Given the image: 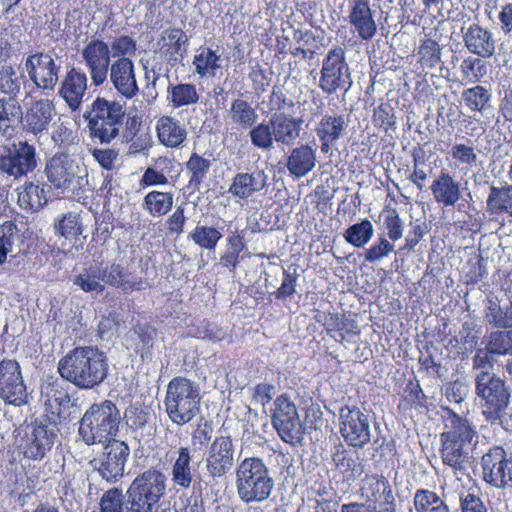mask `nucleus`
Masks as SVG:
<instances>
[{
	"label": "nucleus",
	"mask_w": 512,
	"mask_h": 512,
	"mask_svg": "<svg viewBox=\"0 0 512 512\" xmlns=\"http://www.w3.org/2000/svg\"><path fill=\"white\" fill-rule=\"evenodd\" d=\"M37 166L36 147L27 141L13 142L5 146L0 154V172L13 180H20L33 173Z\"/></svg>",
	"instance_id": "obj_12"
},
{
	"label": "nucleus",
	"mask_w": 512,
	"mask_h": 512,
	"mask_svg": "<svg viewBox=\"0 0 512 512\" xmlns=\"http://www.w3.org/2000/svg\"><path fill=\"white\" fill-rule=\"evenodd\" d=\"M340 434L355 449L364 448L371 440L370 414L365 407L347 403L339 410Z\"/></svg>",
	"instance_id": "obj_10"
},
{
	"label": "nucleus",
	"mask_w": 512,
	"mask_h": 512,
	"mask_svg": "<svg viewBox=\"0 0 512 512\" xmlns=\"http://www.w3.org/2000/svg\"><path fill=\"white\" fill-rule=\"evenodd\" d=\"M167 94V98L174 108L196 104L200 98L196 86L192 83L170 84Z\"/></svg>",
	"instance_id": "obj_47"
},
{
	"label": "nucleus",
	"mask_w": 512,
	"mask_h": 512,
	"mask_svg": "<svg viewBox=\"0 0 512 512\" xmlns=\"http://www.w3.org/2000/svg\"><path fill=\"white\" fill-rule=\"evenodd\" d=\"M488 210L493 215L507 213L512 217V187L490 188L487 199Z\"/></svg>",
	"instance_id": "obj_48"
},
{
	"label": "nucleus",
	"mask_w": 512,
	"mask_h": 512,
	"mask_svg": "<svg viewBox=\"0 0 512 512\" xmlns=\"http://www.w3.org/2000/svg\"><path fill=\"white\" fill-rule=\"evenodd\" d=\"M476 392L485 402L484 415L489 420L500 419L505 412L510 392L505 382L487 371L476 375Z\"/></svg>",
	"instance_id": "obj_13"
},
{
	"label": "nucleus",
	"mask_w": 512,
	"mask_h": 512,
	"mask_svg": "<svg viewBox=\"0 0 512 512\" xmlns=\"http://www.w3.org/2000/svg\"><path fill=\"white\" fill-rule=\"evenodd\" d=\"M347 126L348 122L343 114L323 115L315 128L316 135L321 143V152L328 153L341 138Z\"/></svg>",
	"instance_id": "obj_27"
},
{
	"label": "nucleus",
	"mask_w": 512,
	"mask_h": 512,
	"mask_svg": "<svg viewBox=\"0 0 512 512\" xmlns=\"http://www.w3.org/2000/svg\"><path fill=\"white\" fill-rule=\"evenodd\" d=\"M57 371L78 389L93 390L108 377V358L95 346H78L59 360Z\"/></svg>",
	"instance_id": "obj_1"
},
{
	"label": "nucleus",
	"mask_w": 512,
	"mask_h": 512,
	"mask_svg": "<svg viewBox=\"0 0 512 512\" xmlns=\"http://www.w3.org/2000/svg\"><path fill=\"white\" fill-rule=\"evenodd\" d=\"M108 77L117 93L127 100L138 95L140 89L136 79L135 65L131 58L115 59Z\"/></svg>",
	"instance_id": "obj_23"
},
{
	"label": "nucleus",
	"mask_w": 512,
	"mask_h": 512,
	"mask_svg": "<svg viewBox=\"0 0 512 512\" xmlns=\"http://www.w3.org/2000/svg\"><path fill=\"white\" fill-rule=\"evenodd\" d=\"M211 167V161L204 158L203 156L192 153L186 162V168L190 172L191 176L188 182V188L192 191H198L201 184L207 177Z\"/></svg>",
	"instance_id": "obj_50"
},
{
	"label": "nucleus",
	"mask_w": 512,
	"mask_h": 512,
	"mask_svg": "<svg viewBox=\"0 0 512 512\" xmlns=\"http://www.w3.org/2000/svg\"><path fill=\"white\" fill-rule=\"evenodd\" d=\"M231 122L238 128L248 130L258 122L259 115L255 107L242 98L234 99L228 111Z\"/></svg>",
	"instance_id": "obj_42"
},
{
	"label": "nucleus",
	"mask_w": 512,
	"mask_h": 512,
	"mask_svg": "<svg viewBox=\"0 0 512 512\" xmlns=\"http://www.w3.org/2000/svg\"><path fill=\"white\" fill-rule=\"evenodd\" d=\"M393 251V242L389 241L386 236L380 235L369 248L364 250L363 258L365 262L374 264L387 257Z\"/></svg>",
	"instance_id": "obj_58"
},
{
	"label": "nucleus",
	"mask_w": 512,
	"mask_h": 512,
	"mask_svg": "<svg viewBox=\"0 0 512 512\" xmlns=\"http://www.w3.org/2000/svg\"><path fill=\"white\" fill-rule=\"evenodd\" d=\"M324 329L328 335L338 342L346 340L348 335H358L360 332L355 320L332 312H330Z\"/></svg>",
	"instance_id": "obj_44"
},
{
	"label": "nucleus",
	"mask_w": 512,
	"mask_h": 512,
	"mask_svg": "<svg viewBox=\"0 0 512 512\" xmlns=\"http://www.w3.org/2000/svg\"><path fill=\"white\" fill-rule=\"evenodd\" d=\"M101 281L104 283L122 289L125 293L142 290L145 287V281L141 278L135 279L127 268L121 264L112 263L103 269H98Z\"/></svg>",
	"instance_id": "obj_31"
},
{
	"label": "nucleus",
	"mask_w": 512,
	"mask_h": 512,
	"mask_svg": "<svg viewBox=\"0 0 512 512\" xmlns=\"http://www.w3.org/2000/svg\"><path fill=\"white\" fill-rule=\"evenodd\" d=\"M245 250H247V244L244 231L230 233L226 238V249L220 256L219 264L230 271H235L243 259L241 253Z\"/></svg>",
	"instance_id": "obj_40"
},
{
	"label": "nucleus",
	"mask_w": 512,
	"mask_h": 512,
	"mask_svg": "<svg viewBox=\"0 0 512 512\" xmlns=\"http://www.w3.org/2000/svg\"><path fill=\"white\" fill-rule=\"evenodd\" d=\"M452 487L459 495L462 512H488L478 496V487L468 471L453 474Z\"/></svg>",
	"instance_id": "obj_25"
},
{
	"label": "nucleus",
	"mask_w": 512,
	"mask_h": 512,
	"mask_svg": "<svg viewBox=\"0 0 512 512\" xmlns=\"http://www.w3.org/2000/svg\"><path fill=\"white\" fill-rule=\"evenodd\" d=\"M81 56L95 87L103 85L108 79L111 67L110 46L102 39L90 40L82 49Z\"/></svg>",
	"instance_id": "obj_18"
},
{
	"label": "nucleus",
	"mask_w": 512,
	"mask_h": 512,
	"mask_svg": "<svg viewBox=\"0 0 512 512\" xmlns=\"http://www.w3.org/2000/svg\"><path fill=\"white\" fill-rule=\"evenodd\" d=\"M24 239L18 226L13 221H5L0 225V265L7 261V256L15 245Z\"/></svg>",
	"instance_id": "obj_49"
},
{
	"label": "nucleus",
	"mask_w": 512,
	"mask_h": 512,
	"mask_svg": "<svg viewBox=\"0 0 512 512\" xmlns=\"http://www.w3.org/2000/svg\"><path fill=\"white\" fill-rule=\"evenodd\" d=\"M0 398L9 405L21 406L28 402L27 387L21 367L16 360L0 361Z\"/></svg>",
	"instance_id": "obj_17"
},
{
	"label": "nucleus",
	"mask_w": 512,
	"mask_h": 512,
	"mask_svg": "<svg viewBox=\"0 0 512 512\" xmlns=\"http://www.w3.org/2000/svg\"><path fill=\"white\" fill-rule=\"evenodd\" d=\"M37 257L36 247L24 238L18 245V251L11 255L8 264L13 271L24 274L36 266Z\"/></svg>",
	"instance_id": "obj_45"
},
{
	"label": "nucleus",
	"mask_w": 512,
	"mask_h": 512,
	"mask_svg": "<svg viewBox=\"0 0 512 512\" xmlns=\"http://www.w3.org/2000/svg\"><path fill=\"white\" fill-rule=\"evenodd\" d=\"M274 142L284 146H293L300 137L302 119L279 113L270 117Z\"/></svg>",
	"instance_id": "obj_30"
},
{
	"label": "nucleus",
	"mask_w": 512,
	"mask_h": 512,
	"mask_svg": "<svg viewBox=\"0 0 512 512\" xmlns=\"http://www.w3.org/2000/svg\"><path fill=\"white\" fill-rule=\"evenodd\" d=\"M348 21L354 32L364 41L371 40L377 31V26L368 0H356L351 7Z\"/></svg>",
	"instance_id": "obj_29"
},
{
	"label": "nucleus",
	"mask_w": 512,
	"mask_h": 512,
	"mask_svg": "<svg viewBox=\"0 0 512 512\" xmlns=\"http://www.w3.org/2000/svg\"><path fill=\"white\" fill-rule=\"evenodd\" d=\"M201 399L198 383L183 376L174 377L166 388L165 412L173 424L183 426L200 412Z\"/></svg>",
	"instance_id": "obj_4"
},
{
	"label": "nucleus",
	"mask_w": 512,
	"mask_h": 512,
	"mask_svg": "<svg viewBox=\"0 0 512 512\" xmlns=\"http://www.w3.org/2000/svg\"><path fill=\"white\" fill-rule=\"evenodd\" d=\"M299 274L294 270L291 272L289 270H283V277L280 286L270 294V296H274L275 299L281 301L284 305H286L287 300H291L294 295L297 293L296 287L298 282Z\"/></svg>",
	"instance_id": "obj_60"
},
{
	"label": "nucleus",
	"mask_w": 512,
	"mask_h": 512,
	"mask_svg": "<svg viewBox=\"0 0 512 512\" xmlns=\"http://www.w3.org/2000/svg\"><path fill=\"white\" fill-rule=\"evenodd\" d=\"M142 207L152 217L165 216L173 207V194L153 190L144 196Z\"/></svg>",
	"instance_id": "obj_46"
},
{
	"label": "nucleus",
	"mask_w": 512,
	"mask_h": 512,
	"mask_svg": "<svg viewBox=\"0 0 512 512\" xmlns=\"http://www.w3.org/2000/svg\"><path fill=\"white\" fill-rule=\"evenodd\" d=\"M352 85L350 67L345 49L335 46L328 50L322 60L318 87L326 95L346 93Z\"/></svg>",
	"instance_id": "obj_9"
},
{
	"label": "nucleus",
	"mask_w": 512,
	"mask_h": 512,
	"mask_svg": "<svg viewBox=\"0 0 512 512\" xmlns=\"http://www.w3.org/2000/svg\"><path fill=\"white\" fill-rule=\"evenodd\" d=\"M235 446L230 436H216L204 459L207 477L216 480L225 476L234 466Z\"/></svg>",
	"instance_id": "obj_19"
},
{
	"label": "nucleus",
	"mask_w": 512,
	"mask_h": 512,
	"mask_svg": "<svg viewBox=\"0 0 512 512\" xmlns=\"http://www.w3.org/2000/svg\"><path fill=\"white\" fill-rule=\"evenodd\" d=\"M200 463L193 461L189 447H180L177 457L171 466V482L174 488L187 490L192 488L194 492L203 491L208 486V481L199 472Z\"/></svg>",
	"instance_id": "obj_16"
},
{
	"label": "nucleus",
	"mask_w": 512,
	"mask_h": 512,
	"mask_svg": "<svg viewBox=\"0 0 512 512\" xmlns=\"http://www.w3.org/2000/svg\"><path fill=\"white\" fill-rule=\"evenodd\" d=\"M22 119V108L17 98H0V134L10 136Z\"/></svg>",
	"instance_id": "obj_41"
},
{
	"label": "nucleus",
	"mask_w": 512,
	"mask_h": 512,
	"mask_svg": "<svg viewBox=\"0 0 512 512\" xmlns=\"http://www.w3.org/2000/svg\"><path fill=\"white\" fill-rule=\"evenodd\" d=\"M100 281L101 278L98 269L91 267L75 276L73 284L86 293H96L100 295L105 291V286L101 284Z\"/></svg>",
	"instance_id": "obj_57"
},
{
	"label": "nucleus",
	"mask_w": 512,
	"mask_h": 512,
	"mask_svg": "<svg viewBox=\"0 0 512 512\" xmlns=\"http://www.w3.org/2000/svg\"><path fill=\"white\" fill-rule=\"evenodd\" d=\"M87 82V75L82 70L73 67L67 71L61 83L59 94L72 111L78 110L81 106L87 90Z\"/></svg>",
	"instance_id": "obj_26"
},
{
	"label": "nucleus",
	"mask_w": 512,
	"mask_h": 512,
	"mask_svg": "<svg viewBox=\"0 0 512 512\" xmlns=\"http://www.w3.org/2000/svg\"><path fill=\"white\" fill-rule=\"evenodd\" d=\"M483 479L486 483L505 488L512 484V458L501 447L491 448L482 457Z\"/></svg>",
	"instance_id": "obj_20"
},
{
	"label": "nucleus",
	"mask_w": 512,
	"mask_h": 512,
	"mask_svg": "<svg viewBox=\"0 0 512 512\" xmlns=\"http://www.w3.org/2000/svg\"><path fill=\"white\" fill-rule=\"evenodd\" d=\"M463 33V40L467 49L480 57H490L495 51V41L493 35L487 29L471 24L465 31L464 27H460Z\"/></svg>",
	"instance_id": "obj_32"
},
{
	"label": "nucleus",
	"mask_w": 512,
	"mask_h": 512,
	"mask_svg": "<svg viewBox=\"0 0 512 512\" xmlns=\"http://www.w3.org/2000/svg\"><path fill=\"white\" fill-rule=\"evenodd\" d=\"M120 420V411L113 401L94 403L80 419L78 435L88 446L104 443L117 435Z\"/></svg>",
	"instance_id": "obj_6"
},
{
	"label": "nucleus",
	"mask_w": 512,
	"mask_h": 512,
	"mask_svg": "<svg viewBox=\"0 0 512 512\" xmlns=\"http://www.w3.org/2000/svg\"><path fill=\"white\" fill-rule=\"evenodd\" d=\"M51 187L47 183L26 182L18 188L19 206L30 212L40 211L49 201Z\"/></svg>",
	"instance_id": "obj_33"
},
{
	"label": "nucleus",
	"mask_w": 512,
	"mask_h": 512,
	"mask_svg": "<svg viewBox=\"0 0 512 512\" xmlns=\"http://www.w3.org/2000/svg\"><path fill=\"white\" fill-rule=\"evenodd\" d=\"M44 174L51 188L77 199L90 189L87 168L65 151H58L46 160Z\"/></svg>",
	"instance_id": "obj_2"
},
{
	"label": "nucleus",
	"mask_w": 512,
	"mask_h": 512,
	"mask_svg": "<svg viewBox=\"0 0 512 512\" xmlns=\"http://www.w3.org/2000/svg\"><path fill=\"white\" fill-rule=\"evenodd\" d=\"M129 455L130 448L125 442L109 440L103 452L91 460L90 465L103 480L114 484L123 478Z\"/></svg>",
	"instance_id": "obj_15"
},
{
	"label": "nucleus",
	"mask_w": 512,
	"mask_h": 512,
	"mask_svg": "<svg viewBox=\"0 0 512 512\" xmlns=\"http://www.w3.org/2000/svg\"><path fill=\"white\" fill-rule=\"evenodd\" d=\"M187 335L193 338L219 343L228 337L227 328L207 318L194 319L187 327Z\"/></svg>",
	"instance_id": "obj_39"
},
{
	"label": "nucleus",
	"mask_w": 512,
	"mask_h": 512,
	"mask_svg": "<svg viewBox=\"0 0 512 512\" xmlns=\"http://www.w3.org/2000/svg\"><path fill=\"white\" fill-rule=\"evenodd\" d=\"M271 422L280 439L292 446L303 440L305 428L299 418L296 405L285 395H279L273 403Z\"/></svg>",
	"instance_id": "obj_11"
},
{
	"label": "nucleus",
	"mask_w": 512,
	"mask_h": 512,
	"mask_svg": "<svg viewBox=\"0 0 512 512\" xmlns=\"http://www.w3.org/2000/svg\"><path fill=\"white\" fill-rule=\"evenodd\" d=\"M46 397L45 405L47 409L60 421H68L79 412L78 399L69 393V387L58 381L47 385Z\"/></svg>",
	"instance_id": "obj_22"
},
{
	"label": "nucleus",
	"mask_w": 512,
	"mask_h": 512,
	"mask_svg": "<svg viewBox=\"0 0 512 512\" xmlns=\"http://www.w3.org/2000/svg\"><path fill=\"white\" fill-rule=\"evenodd\" d=\"M159 141L169 148H180L187 138L185 127L175 118L162 116L156 124Z\"/></svg>",
	"instance_id": "obj_37"
},
{
	"label": "nucleus",
	"mask_w": 512,
	"mask_h": 512,
	"mask_svg": "<svg viewBox=\"0 0 512 512\" xmlns=\"http://www.w3.org/2000/svg\"><path fill=\"white\" fill-rule=\"evenodd\" d=\"M462 81L476 83L487 74V66L479 58H466L461 64Z\"/></svg>",
	"instance_id": "obj_61"
},
{
	"label": "nucleus",
	"mask_w": 512,
	"mask_h": 512,
	"mask_svg": "<svg viewBox=\"0 0 512 512\" xmlns=\"http://www.w3.org/2000/svg\"><path fill=\"white\" fill-rule=\"evenodd\" d=\"M134 351L144 361L152 354L157 329L148 322H137L130 330Z\"/></svg>",
	"instance_id": "obj_38"
},
{
	"label": "nucleus",
	"mask_w": 512,
	"mask_h": 512,
	"mask_svg": "<svg viewBox=\"0 0 512 512\" xmlns=\"http://www.w3.org/2000/svg\"><path fill=\"white\" fill-rule=\"evenodd\" d=\"M374 228L370 220L362 221L349 226L343 237L345 241L357 248H363L373 237Z\"/></svg>",
	"instance_id": "obj_52"
},
{
	"label": "nucleus",
	"mask_w": 512,
	"mask_h": 512,
	"mask_svg": "<svg viewBox=\"0 0 512 512\" xmlns=\"http://www.w3.org/2000/svg\"><path fill=\"white\" fill-rule=\"evenodd\" d=\"M21 82L16 70L12 66H3L0 69V91L7 97H15L19 94Z\"/></svg>",
	"instance_id": "obj_63"
},
{
	"label": "nucleus",
	"mask_w": 512,
	"mask_h": 512,
	"mask_svg": "<svg viewBox=\"0 0 512 512\" xmlns=\"http://www.w3.org/2000/svg\"><path fill=\"white\" fill-rule=\"evenodd\" d=\"M467 414V408L466 411L450 409V467L453 474L468 471L470 452L477 444L476 427Z\"/></svg>",
	"instance_id": "obj_7"
},
{
	"label": "nucleus",
	"mask_w": 512,
	"mask_h": 512,
	"mask_svg": "<svg viewBox=\"0 0 512 512\" xmlns=\"http://www.w3.org/2000/svg\"><path fill=\"white\" fill-rule=\"evenodd\" d=\"M164 42L161 49L168 63L174 67L184 60L187 55L189 39L185 32L180 28L167 29L162 37Z\"/></svg>",
	"instance_id": "obj_34"
},
{
	"label": "nucleus",
	"mask_w": 512,
	"mask_h": 512,
	"mask_svg": "<svg viewBox=\"0 0 512 512\" xmlns=\"http://www.w3.org/2000/svg\"><path fill=\"white\" fill-rule=\"evenodd\" d=\"M221 55L217 50L209 47H200L194 58L193 65L199 77H214L221 68Z\"/></svg>",
	"instance_id": "obj_43"
},
{
	"label": "nucleus",
	"mask_w": 512,
	"mask_h": 512,
	"mask_svg": "<svg viewBox=\"0 0 512 512\" xmlns=\"http://www.w3.org/2000/svg\"><path fill=\"white\" fill-rule=\"evenodd\" d=\"M188 238L201 249L211 251L215 250L219 241L223 238V233L216 227L198 224L189 233Z\"/></svg>",
	"instance_id": "obj_51"
},
{
	"label": "nucleus",
	"mask_w": 512,
	"mask_h": 512,
	"mask_svg": "<svg viewBox=\"0 0 512 512\" xmlns=\"http://www.w3.org/2000/svg\"><path fill=\"white\" fill-rule=\"evenodd\" d=\"M363 490L366 506L371 512H396V501L388 479L383 475L366 478Z\"/></svg>",
	"instance_id": "obj_21"
},
{
	"label": "nucleus",
	"mask_w": 512,
	"mask_h": 512,
	"mask_svg": "<svg viewBox=\"0 0 512 512\" xmlns=\"http://www.w3.org/2000/svg\"><path fill=\"white\" fill-rule=\"evenodd\" d=\"M59 429L48 418H35L24 430L20 438L19 450L25 459L43 461L49 458L57 439Z\"/></svg>",
	"instance_id": "obj_8"
},
{
	"label": "nucleus",
	"mask_w": 512,
	"mask_h": 512,
	"mask_svg": "<svg viewBox=\"0 0 512 512\" xmlns=\"http://www.w3.org/2000/svg\"><path fill=\"white\" fill-rule=\"evenodd\" d=\"M249 130V138L253 147L269 151L274 147V137L272 134L271 119L268 122L262 121L254 124Z\"/></svg>",
	"instance_id": "obj_53"
},
{
	"label": "nucleus",
	"mask_w": 512,
	"mask_h": 512,
	"mask_svg": "<svg viewBox=\"0 0 512 512\" xmlns=\"http://www.w3.org/2000/svg\"><path fill=\"white\" fill-rule=\"evenodd\" d=\"M316 165V150L309 144L293 148L287 158L286 167L290 175L302 178Z\"/></svg>",
	"instance_id": "obj_36"
},
{
	"label": "nucleus",
	"mask_w": 512,
	"mask_h": 512,
	"mask_svg": "<svg viewBox=\"0 0 512 512\" xmlns=\"http://www.w3.org/2000/svg\"><path fill=\"white\" fill-rule=\"evenodd\" d=\"M61 63L51 52H36L26 58L24 68L35 87L48 95L58 83Z\"/></svg>",
	"instance_id": "obj_14"
},
{
	"label": "nucleus",
	"mask_w": 512,
	"mask_h": 512,
	"mask_svg": "<svg viewBox=\"0 0 512 512\" xmlns=\"http://www.w3.org/2000/svg\"><path fill=\"white\" fill-rule=\"evenodd\" d=\"M150 478L152 481H155L154 483H158V487H156L158 489L155 497L156 501L153 503L150 512H174L169 502H160L166 494L167 476L160 469L155 468Z\"/></svg>",
	"instance_id": "obj_62"
},
{
	"label": "nucleus",
	"mask_w": 512,
	"mask_h": 512,
	"mask_svg": "<svg viewBox=\"0 0 512 512\" xmlns=\"http://www.w3.org/2000/svg\"><path fill=\"white\" fill-rule=\"evenodd\" d=\"M268 176L262 170L251 173H238L233 178L229 192L241 199H247L261 191L267 184Z\"/></svg>",
	"instance_id": "obj_35"
},
{
	"label": "nucleus",
	"mask_w": 512,
	"mask_h": 512,
	"mask_svg": "<svg viewBox=\"0 0 512 512\" xmlns=\"http://www.w3.org/2000/svg\"><path fill=\"white\" fill-rule=\"evenodd\" d=\"M55 115L56 110L52 101L40 99L34 101L25 113L22 112L20 123L24 132L39 136L48 131Z\"/></svg>",
	"instance_id": "obj_24"
},
{
	"label": "nucleus",
	"mask_w": 512,
	"mask_h": 512,
	"mask_svg": "<svg viewBox=\"0 0 512 512\" xmlns=\"http://www.w3.org/2000/svg\"><path fill=\"white\" fill-rule=\"evenodd\" d=\"M387 230V239L395 242L402 238L404 224L395 208L386 207L380 214Z\"/></svg>",
	"instance_id": "obj_59"
},
{
	"label": "nucleus",
	"mask_w": 512,
	"mask_h": 512,
	"mask_svg": "<svg viewBox=\"0 0 512 512\" xmlns=\"http://www.w3.org/2000/svg\"><path fill=\"white\" fill-rule=\"evenodd\" d=\"M235 484L239 499L246 504L266 501L274 489L271 471L260 457H246L238 463Z\"/></svg>",
	"instance_id": "obj_3"
},
{
	"label": "nucleus",
	"mask_w": 512,
	"mask_h": 512,
	"mask_svg": "<svg viewBox=\"0 0 512 512\" xmlns=\"http://www.w3.org/2000/svg\"><path fill=\"white\" fill-rule=\"evenodd\" d=\"M331 457L344 482L351 483L364 472V464L358 452L346 449L342 444L335 446Z\"/></svg>",
	"instance_id": "obj_28"
},
{
	"label": "nucleus",
	"mask_w": 512,
	"mask_h": 512,
	"mask_svg": "<svg viewBox=\"0 0 512 512\" xmlns=\"http://www.w3.org/2000/svg\"><path fill=\"white\" fill-rule=\"evenodd\" d=\"M417 512H448V507L434 492L418 490L414 496Z\"/></svg>",
	"instance_id": "obj_56"
},
{
	"label": "nucleus",
	"mask_w": 512,
	"mask_h": 512,
	"mask_svg": "<svg viewBox=\"0 0 512 512\" xmlns=\"http://www.w3.org/2000/svg\"><path fill=\"white\" fill-rule=\"evenodd\" d=\"M486 348L491 354H512V331L491 333Z\"/></svg>",
	"instance_id": "obj_64"
},
{
	"label": "nucleus",
	"mask_w": 512,
	"mask_h": 512,
	"mask_svg": "<svg viewBox=\"0 0 512 512\" xmlns=\"http://www.w3.org/2000/svg\"><path fill=\"white\" fill-rule=\"evenodd\" d=\"M372 124L386 133L397 129L395 111L389 101H382L374 108Z\"/></svg>",
	"instance_id": "obj_54"
},
{
	"label": "nucleus",
	"mask_w": 512,
	"mask_h": 512,
	"mask_svg": "<svg viewBox=\"0 0 512 512\" xmlns=\"http://www.w3.org/2000/svg\"><path fill=\"white\" fill-rule=\"evenodd\" d=\"M125 116L121 103L101 96H97L83 114L91 139L101 144H110L119 136Z\"/></svg>",
	"instance_id": "obj_5"
},
{
	"label": "nucleus",
	"mask_w": 512,
	"mask_h": 512,
	"mask_svg": "<svg viewBox=\"0 0 512 512\" xmlns=\"http://www.w3.org/2000/svg\"><path fill=\"white\" fill-rule=\"evenodd\" d=\"M54 227L56 232L66 239H77L83 231L81 217L74 212H68L57 218Z\"/></svg>",
	"instance_id": "obj_55"
}]
</instances>
